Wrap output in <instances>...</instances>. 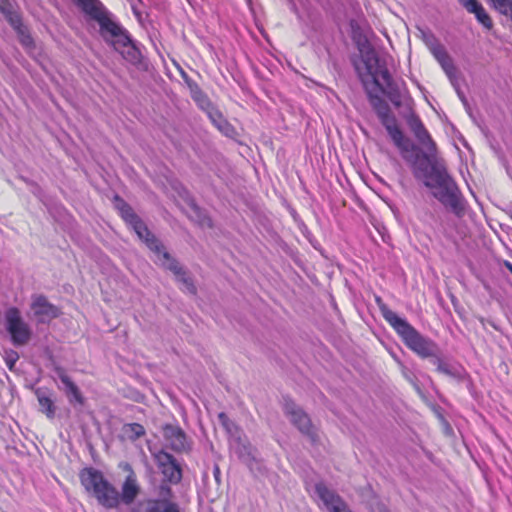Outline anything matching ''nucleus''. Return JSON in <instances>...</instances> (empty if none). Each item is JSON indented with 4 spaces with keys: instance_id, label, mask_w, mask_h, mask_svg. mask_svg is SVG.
Instances as JSON below:
<instances>
[{
    "instance_id": "19",
    "label": "nucleus",
    "mask_w": 512,
    "mask_h": 512,
    "mask_svg": "<svg viewBox=\"0 0 512 512\" xmlns=\"http://www.w3.org/2000/svg\"><path fill=\"white\" fill-rule=\"evenodd\" d=\"M207 115L212 123L217 127V129L225 134L226 136H231L234 132V128L232 125L224 118L222 113L216 109L214 106L211 107L207 111Z\"/></svg>"
},
{
    "instance_id": "37",
    "label": "nucleus",
    "mask_w": 512,
    "mask_h": 512,
    "mask_svg": "<svg viewBox=\"0 0 512 512\" xmlns=\"http://www.w3.org/2000/svg\"><path fill=\"white\" fill-rule=\"evenodd\" d=\"M191 208L193 209V211H194L195 213H197V214L199 213V209H198V207H196L194 204H192V205H191Z\"/></svg>"
},
{
    "instance_id": "15",
    "label": "nucleus",
    "mask_w": 512,
    "mask_h": 512,
    "mask_svg": "<svg viewBox=\"0 0 512 512\" xmlns=\"http://www.w3.org/2000/svg\"><path fill=\"white\" fill-rule=\"evenodd\" d=\"M124 469L127 470L129 473L122 485V493L120 495V499L125 504H130L139 494L140 488L137 482L136 474L132 470L131 466L129 464H125Z\"/></svg>"
},
{
    "instance_id": "31",
    "label": "nucleus",
    "mask_w": 512,
    "mask_h": 512,
    "mask_svg": "<svg viewBox=\"0 0 512 512\" xmlns=\"http://www.w3.org/2000/svg\"><path fill=\"white\" fill-rule=\"evenodd\" d=\"M11 21H12L13 25L15 26V28L21 33V35H22L21 42L23 43V45L30 46L33 42L32 38L29 35L24 34V32L22 31V29L20 27L19 20L18 19L15 20L14 18H11Z\"/></svg>"
},
{
    "instance_id": "16",
    "label": "nucleus",
    "mask_w": 512,
    "mask_h": 512,
    "mask_svg": "<svg viewBox=\"0 0 512 512\" xmlns=\"http://www.w3.org/2000/svg\"><path fill=\"white\" fill-rule=\"evenodd\" d=\"M135 512H181L179 506L165 499H150L138 504Z\"/></svg>"
},
{
    "instance_id": "2",
    "label": "nucleus",
    "mask_w": 512,
    "mask_h": 512,
    "mask_svg": "<svg viewBox=\"0 0 512 512\" xmlns=\"http://www.w3.org/2000/svg\"><path fill=\"white\" fill-rule=\"evenodd\" d=\"M425 186L433 189V196L455 215H463L465 211L464 198L443 165L432 164Z\"/></svg>"
},
{
    "instance_id": "13",
    "label": "nucleus",
    "mask_w": 512,
    "mask_h": 512,
    "mask_svg": "<svg viewBox=\"0 0 512 512\" xmlns=\"http://www.w3.org/2000/svg\"><path fill=\"white\" fill-rule=\"evenodd\" d=\"M285 414L290 421L305 435L315 440V430L307 414H305L294 402L287 401L284 405Z\"/></svg>"
},
{
    "instance_id": "18",
    "label": "nucleus",
    "mask_w": 512,
    "mask_h": 512,
    "mask_svg": "<svg viewBox=\"0 0 512 512\" xmlns=\"http://www.w3.org/2000/svg\"><path fill=\"white\" fill-rule=\"evenodd\" d=\"M59 379L61 380L64 391L69 399L70 403L84 404V397L82 396L79 388L70 379V377L63 371L59 373Z\"/></svg>"
},
{
    "instance_id": "7",
    "label": "nucleus",
    "mask_w": 512,
    "mask_h": 512,
    "mask_svg": "<svg viewBox=\"0 0 512 512\" xmlns=\"http://www.w3.org/2000/svg\"><path fill=\"white\" fill-rule=\"evenodd\" d=\"M5 328L10 334L11 341L16 346L27 344L32 337L30 325L23 319L21 311L16 307H10L4 314Z\"/></svg>"
},
{
    "instance_id": "24",
    "label": "nucleus",
    "mask_w": 512,
    "mask_h": 512,
    "mask_svg": "<svg viewBox=\"0 0 512 512\" xmlns=\"http://www.w3.org/2000/svg\"><path fill=\"white\" fill-rule=\"evenodd\" d=\"M471 14H474L477 21L482 24L486 29L490 30L493 27V21L489 14L486 12L485 8L482 4L477 6L474 11L470 12Z\"/></svg>"
},
{
    "instance_id": "32",
    "label": "nucleus",
    "mask_w": 512,
    "mask_h": 512,
    "mask_svg": "<svg viewBox=\"0 0 512 512\" xmlns=\"http://www.w3.org/2000/svg\"><path fill=\"white\" fill-rule=\"evenodd\" d=\"M458 2L467 12L474 11V9L481 4L478 0H458Z\"/></svg>"
},
{
    "instance_id": "6",
    "label": "nucleus",
    "mask_w": 512,
    "mask_h": 512,
    "mask_svg": "<svg viewBox=\"0 0 512 512\" xmlns=\"http://www.w3.org/2000/svg\"><path fill=\"white\" fill-rule=\"evenodd\" d=\"M361 59L365 66L366 74L372 78L373 83L384 92V89L379 82L381 79L386 88L390 90L389 94H391V91L393 90L392 77L388 69L380 64L377 53L371 48L362 49ZM390 99L395 105H399V102L395 101L392 95H390Z\"/></svg>"
},
{
    "instance_id": "35",
    "label": "nucleus",
    "mask_w": 512,
    "mask_h": 512,
    "mask_svg": "<svg viewBox=\"0 0 512 512\" xmlns=\"http://www.w3.org/2000/svg\"><path fill=\"white\" fill-rule=\"evenodd\" d=\"M199 222L202 226H205V225L211 226V220L206 216H204L202 219H200Z\"/></svg>"
},
{
    "instance_id": "23",
    "label": "nucleus",
    "mask_w": 512,
    "mask_h": 512,
    "mask_svg": "<svg viewBox=\"0 0 512 512\" xmlns=\"http://www.w3.org/2000/svg\"><path fill=\"white\" fill-rule=\"evenodd\" d=\"M165 478L170 482H178L181 479V471L175 460L160 469Z\"/></svg>"
},
{
    "instance_id": "17",
    "label": "nucleus",
    "mask_w": 512,
    "mask_h": 512,
    "mask_svg": "<svg viewBox=\"0 0 512 512\" xmlns=\"http://www.w3.org/2000/svg\"><path fill=\"white\" fill-rule=\"evenodd\" d=\"M81 10L93 20L100 18L107 10L99 0H72Z\"/></svg>"
},
{
    "instance_id": "12",
    "label": "nucleus",
    "mask_w": 512,
    "mask_h": 512,
    "mask_svg": "<svg viewBox=\"0 0 512 512\" xmlns=\"http://www.w3.org/2000/svg\"><path fill=\"white\" fill-rule=\"evenodd\" d=\"M315 493L328 512H351L342 498L324 483L315 485Z\"/></svg>"
},
{
    "instance_id": "5",
    "label": "nucleus",
    "mask_w": 512,
    "mask_h": 512,
    "mask_svg": "<svg viewBox=\"0 0 512 512\" xmlns=\"http://www.w3.org/2000/svg\"><path fill=\"white\" fill-rule=\"evenodd\" d=\"M356 69L358 70L359 76L366 87L370 104L376 111L381 123L386 128L392 141L402 153L410 151L412 144L410 140L404 136L401 129L397 126L396 119L391 114L388 104L380 96H378L377 94H373L372 91L368 90V87L365 83L364 75L360 71L359 67H356Z\"/></svg>"
},
{
    "instance_id": "29",
    "label": "nucleus",
    "mask_w": 512,
    "mask_h": 512,
    "mask_svg": "<svg viewBox=\"0 0 512 512\" xmlns=\"http://www.w3.org/2000/svg\"><path fill=\"white\" fill-rule=\"evenodd\" d=\"M430 50L437 61L448 55L445 47L438 42H434L430 45Z\"/></svg>"
},
{
    "instance_id": "27",
    "label": "nucleus",
    "mask_w": 512,
    "mask_h": 512,
    "mask_svg": "<svg viewBox=\"0 0 512 512\" xmlns=\"http://www.w3.org/2000/svg\"><path fill=\"white\" fill-rule=\"evenodd\" d=\"M125 432L131 439H137L145 434V429L141 424L131 423L125 426Z\"/></svg>"
},
{
    "instance_id": "22",
    "label": "nucleus",
    "mask_w": 512,
    "mask_h": 512,
    "mask_svg": "<svg viewBox=\"0 0 512 512\" xmlns=\"http://www.w3.org/2000/svg\"><path fill=\"white\" fill-rule=\"evenodd\" d=\"M432 362L436 365L439 373L455 378L460 377L461 375L460 371L456 367L444 362L438 355L433 358Z\"/></svg>"
},
{
    "instance_id": "34",
    "label": "nucleus",
    "mask_w": 512,
    "mask_h": 512,
    "mask_svg": "<svg viewBox=\"0 0 512 512\" xmlns=\"http://www.w3.org/2000/svg\"><path fill=\"white\" fill-rule=\"evenodd\" d=\"M176 438L179 442V444L177 445V448L184 447L185 435L181 431H177Z\"/></svg>"
},
{
    "instance_id": "36",
    "label": "nucleus",
    "mask_w": 512,
    "mask_h": 512,
    "mask_svg": "<svg viewBox=\"0 0 512 512\" xmlns=\"http://www.w3.org/2000/svg\"><path fill=\"white\" fill-rule=\"evenodd\" d=\"M505 267H506V268L511 272V274H512V263H510V262L506 261V262H505Z\"/></svg>"
},
{
    "instance_id": "28",
    "label": "nucleus",
    "mask_w": 512,
    "mask_h": 512,
    "mask_svg": "<svg viewBox=\"0 0 512 512\" xmlns=\"http://www.w3.org/2000/svg\"><path fill=\"white\" fill-rule=\"evenodd\" d=\"M173 460L174 458L167 452L159 451L158 453L155 454V461L159 469L163 468L164 466H167Z\"/></svg>"
},
{
    "instance_id": "3",
    "label": "nucleus",
    "mask_w": 512,
    "mask_h": 512,
    "mask_svg": "<svg viewBox=\"0 0 512 512\" xmlns=\"http://www.w3.org/2000/svg\"><path fill=\"white\" fill-rule=\"evenodd\" d=\"M384 319L395 329L401 336L404 343L409 349L421 358H434L439 352L436 342L422 336L413 326L405 319L399 317L394 311L385 305L380 307Z\"/></svg>"
},
{
    "instance_id": "1",
    "label": "nucleus",
    "mask_w": 512,
    "mask_h": 512,
    "mask_svg": "<svg viewBox=\"0 0 512 512\" xmlns=\"http://www.w3.org/2000/svg\"><path fill=\"white\" fill-rule=\"evenodd\" d=\"M120 213L125 222L132 227L139 239L143 240L148 248L155 253V261L166 269H169L176 276L177 281L183 284L184 290L195 293V286L190 278L183 271L178 262L165 251L163 245L150 233L143 221L134 213L132 208L122 203Z\"/></svg>"
},
{
    "instance_id": "21",
    "label": "nucleus",
    "mask_w": 512,
    "mask_h": 512,
    "mask_svg": "<svg viewBox=\"0 0 512 512\" xmlns=\"http://www.w3.org/2000/svg\"><path fill=\"white\" fill-rule=\"evenodd\" d=\"M438 62L441 65L444 72L446 73V75L448 76L452 85L456 86V82L458 81L457 69L453 63L452 58L449 55H447L446 57L442 58Z\"/></svg>"
},
{
    "instance_id": "25",
    "label": "nucleus",
    "mask_w": 512,
    "mask_h": 512,
    "mask_svg": "<svg viewBox=\"0 0 512 512\" xmlns=\"http://www.w3.org/2000/svg\"><path fill=\"white\" fill-rule=\"evenodd\" d=\"M192 98L206 112L213 107L207 95L197 86L192 89Z\"/></svg>"
},
{
    "instance_id": "10",
    "label": "nucleus",
    "mask_w": 512,
    "mask_h": 512,
    "mask_svg": "<svg viewBox=\"0 0 512 512\" xmlns=\"http://www.w3.org/2000/svg\"><path fill=\"white\" fill-rule=\"evenodd\" d=\"M409 127L413 132L415 138L424 150V157L430 162H436L437 148L435 142L432 140L429 132L424 127L423 123L417 116H412L408 120Z\"/></svg>"
},
{
    "instance_id": "20",
    "label": "nucleus",
    "mask_w": 512,
    "mask_h": 512,
    "mask_svg": "<svg viewBox=\"0 0 512 512\" xmlns=\"http://www.w3.org/2000/svg\"><path fill=\"white\" fill-rule=\"evenodd\" d=\"M36 396L40 406V411L44 413L49 419H53L56 412L54 401L41 389L36 391Z\"/></svg>"
},
{
    "instance_id": "11",
    "label": "nucleus",
    "mask_w": 512,
    "mask_h": 512,
    "mask_svg": "<svg viewBox=\"0 0 512 512\" xmlns=\"http://www.w3.org/2000/svg\"><path fill=\"white\" fill-rule=\"evenodd\" d=\"M315 493L328 512H351L342 498L324 483L315 485Z\"/></svg>"
},
{
    "instance_id": "26",
    "label": "nucleus",
    "mask_w": 512,
    "mask_h": 512,
    "mask_svg": "<svg viewBox=\"0 0 512 512\" xmlns=\"http://www.w3.org/2000/svg\"><path fill=\"white\" fill-rule=\"evenodd\" d=\"M495 10L512 21V0H489Z\"/></svg>"
},
{
    "instance_id": "4",
    "label": "nucleus",
    "mask_w": 512,
    "mask_h": 512,
    "mask_svg": "<svg viewBox=\"0 0 512 512\" xmlns=\"http://www.w3.org/2000/svg\"><path fill=\"white\" fill-rule=\"evenodd\" d=\"M80 480L85 490L107 508H115L120 502L118 490L109 483L103 474L93 468H85L80 472Z\"/></svg>"
},
{
    "instance_id": "8",
    "label": "nucleus",
    "mask_w": 512,
    "mask_h": 512,
    "mask_svg": "<svg viewBox=\"0 0 512 512\" xmlns=\"http://www.w3.org/2000/svg\"><path fill=\"white\" fill-rule=\"evenodd\" d=\"M218 419L228 433L231 440V447L239 458L245 462L254 458V449L244 437L242 430L223 412L218 415Z\"/></svg>"
},
{
    "instance_id": "9",
    "label": "nucleus",
    "mask_w": 512,
    "mask_h": 512,
    "mask_svg": "<svg viewBox=\"0 0 512 512\" xmlns=\"http://www.w3.org/2000/svg\"><path fill=\"white\" fill-rule=\"evenodd\" d=\"M100 26V33L102 37L110 42L116 50L121 47H129L131 40L126 32L114 22L108 11H106L100 18L96 20Z\"/></svg>"
},
{
    "instance_id": "30",
    "label": "nucleus",
    "mask_w": 512,
    "mask_h": 512,
    "mask_svg": "<svg viewBox=\"0 0 512 512\" xmlns=\"http://www.w3.org/2000/svg\"><path fill=\"white\" fill-rule=\"evenodd\" d=\"M18 358H19V355L16 351L11 350V349L5 350L4 360L10 370H13V367H14L16 361L18 360Z\"/></svg>"
},
{
    "instance_id": "33",
    "label": "nucleus",
    "mask_w": 512,
    "mask_h": 512,
    "mask_svg": "<svg viewBox=\"0 0 512 512\" xmlns=\"http://www.w3.org/2000/svg\"><path fill=\"white\" fill-rule=\"evenodd\" d=\"M11 9V5L8 0H0V10L3 13H9Z\"/></svg>"
},
{
    "instance_id": "38",
    "label": "nucleus",
    "mask_w": 512,
    "mask_h": 512,
    "mask_svg": "<svg viewBox=\"0 0 512 512\" xmlns=\"http://www.w3.org/2000/svg\"><path fill=\"white\" fill-rule=\"evenodd\" d=\"M454 87L456 88V90H457V92H458V95L461 97V100H464V97H462V96H461V93H460L459 89L457 88V85H456V86H454Z\"/></svg>"
},
{
    "instance_id": "14",
    "label": "nucleus",
    "mask_w": 512,
    "mask_h": 512,
    "mask_svg": "<svg viewBox=\"0 0 512 512\" xmlns=\"http://www.w3.org/2000/svg\"><path fill=\"white\" fill-rule=\"evenodd\" d=\"M31 309L39 323H47L60 315V310L51 304L46 297L36 295L32 298Z\"/></svg>"
}]
</instances>
